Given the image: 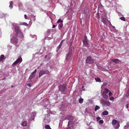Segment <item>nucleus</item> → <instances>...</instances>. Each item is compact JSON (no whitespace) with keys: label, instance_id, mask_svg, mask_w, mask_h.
<instances>
[{"label":"nucleus","instance_id":"5fc2aeb1","mask_svg":"<svg viewBox=\"0 0 129 129\" xmlns=\"http://www.w3.org/2000/svg\"><path fill=\"white\" fill-rule=\"evenodd\" d=\"M50 129H51V128H50Z\"/></svg>","mask_w":129,"mask_h":129},{"label":"nucleus","instance_id":"6ab92c4d","mask_svg":"<svg viewBox=\"0 0 129 129\" xmlns=\"http://www.w3.org/2000/svg\"><path fill=\"white\" fill-rule=\"evenodd\" d=\"M109 90L107 89H105V90L103 92H105V93L107 94L109 92Z\"/></svg>","mask_w":129,"mask_h":129},{"label":"nucleus","instance_id":"9b49d317","mask_svg":"<svg viewBox=\"0 0 129 129\" xmlns=\"http://www.w3.org/2000/svg\"><path fill=\"white\" fill-rule=\"evenodd\" d=\"M86 38V36L84 39L83 40V42L84 44L86 45L87 46L88 45V43L87 40V39Z\"/></svg>","mask_w":129,"mask_h":129},{"label":"nucleus","instance_id":"a18cd8bd","mask_svg":"<svg viewBox=\"0 0 129 129\" xmlns=\"http://www.w3.org/2000/svg\"><path fill=\"white\" fill-rule=\"evenodd\" d=\"M128 105H129V103L128 104H127V105H126V108H128Z\"/></svg>","mask_w":129,"mask_h":129},{"label":"nucleus","instance_id":"9d476101","mask_svg":"<svg viewBox=\"0 0 129 129\" xmlns=\"http://www.w3.org/2000/svg\"><path fill=\"white\" fill-rule=\"evenodd\" d=\"M102 21L103 23L104 24H106L107 23V19L103 17H101Z\"/></svg>","mask_w":129,"mask_h":129},{"label":"nucleus","instance_id":"c9c22d12","mask_svg":"<svg viewBox=\"0 0 129 129\" xmlns=\"http://www.w3.org/2000/svg\"><path fill=\"white\" fill-rule=\"evenodd\" d=\"M129 95V92L128 93V92H127L126 94L125 95V96L126 97H128Z\"/></svg>","mask_w":129,"mask_h":129},{"label":"nucleus","instance_id":"f3484780","mask_svg":"<svg viewBox=\"0 0 129 129\" xmlns=\"http://www.w3.org/2000/svg\"><path fill=\"white\" fill-rule=\"evenodd\" d=\"M64 41V40H62L60 42V44L59 45V46L58 47V49H59L61 47L62 45V43H63V42Z\"/></svg>","mask_w":129,"mask_h":129},{"label":"nucleus","instance_id":"dca6fc26","mask_svg":"<svg viewBox=\"0 0 129 129\" xmlns=\"http://www.w3.org/2000/svg\"><path fill=\"white\" fill-rule=\"evenodd\" d=\"M27 123L26 121H23L22 122L21 125L23 126H25L27 125Z\"/></svg>","mask_w":129,"mask_h":129},{"label":"nucleus","instance_id":"f257e3e1","mask_svg":"<svg viewBox=\"0 0 129 129\" xmlns=\"http://www.w3.org/2000/svg\"><path fill=\"white\" fill-rule=\"evenodd\" d=\"M15 31L17 36L20 38L23 37V35L20 30L19 27L18 26H15Z\"/></svg>","mask_w":129,"mask_h":129},{"label":"nucleus","instance_id":"603ef678","mask_svg":"<svg viewBox=\"0 0 129 129\" xmlns=\"http://www.w3.org/2000/svg\"><path fill=\"white\" fill-rule=\"evenodd\" d=\"M51 54V53H49V54Z\"/></svg>","mask_w":129,"mask_h":129},{"label":"nucleus","instance_id":"5701e85b","mask_svg":"<svg viewBox=\"0 0 129 129\" xmlns=\"http://www.w3.org/2000/svg\"><path fill=\"white\" fill-rule=\"evenodd\" d=\"M63 26V24L62 23H61L60 24H59L58 28L60 30L61 28Z\"/></svg>","mask_w":129,"mask_h":129},{"label":"nucleus","instance_id":"39448f33","mask_svg":"<svg viewBox=\"0 0 129 129\" xmlns=\"http://www.w3.org/2000/svg\"><path fill=\"white\" fill-rule=\"evenodd\" d=\"M22 61V59L21 57H19L12 64V66L14 67L18 63H20Z\"/></svg>","mask_w":129,"mask_h":129},{"label":"nucleus","instance_id":"c85d7f7f","mask_svg":"<svg viewBox=\"0 0 129 129\" xmlns=\"http://www.w3.org/2000/svg\"><path fill=\"white\" fill-rule=\"evenodd\" d=\"M129 127V122H128L127 123L126 125H125L124 126V127H127V128H128Z\"/></svg>","mask_w":129,"mask_h":129},{"label":"nucleus","instance_id":"49530a36","mask_svg":"<svg viewBox=\"0 0 129 129\" xmlns=\"http://www.w3.org/2000/svg\"><path fill=\"white\" fill-rule=\"evenodd\" d=\"M24 23L25 24V25H26V26H27V25H28V24H27L26 23Z\"/></svg>","mask_w":129,"mask_h":129},{"label":"nucleus","instance_id":"4468645a","mask_svg":"<svg viewBox=\"0 0 129 129\" xmlns=\"http://www.w3.org/2000/svg\"><path fill=\"white\" fill-rule=\"evenodd\" d=\"M112 60L116 64L119 63L120 61V60L118 59H112Z\"/></svg>","mask_w":129,"mask_h":129},{"label":"nucleus","instance_id":"393cba45","mask_svg":"<svg viewBox=\"0 0 129 129\" xmlns=\"http://www.w3.org/2000/svg\"><path fill=\"white\" fill-rule=\"evenodd\" d=\"M13 2L11 1L10 2V5H9V7L11 8H12L13 7Z\"/></svg>","mask_w":129,"mask_h":129},{"label":"nucleus","instance_id":"423d86ee","mask_svg":"<svg viewBox=\"0 0 129 129\" xmlns=\"http://www.w3.org/2000/svg\"><path fill=\"white\" fill-rule=\"evenodd\" d=\"M69 52L66 55V60H68L70 59L72 55L71 49L69 48Z\"/></svg>","mask_w":129,"mask_h":129},{"label":"nucleus","instance_id":"8fccbe9b","mask_svg":"<svg viewBox=\"0 0 129 129\" xmlns=\"http://www.w3.org/2000/svg\"><path fill=\"white\" fill-rule=\"evenodd\" d=\"M127 92H128V93L129 92V88L128 89Z\"/></svg>","mask_w":129,"mask_h":129},{"label":"nucleus","instance_id":"1a4fd4ad","mask_svg":"<svg viewBox=\"0 0 129 129\" xmlns=\"http://www.w3.org/2000/svg\"><path fill=\"white\" fill-rule=\"evenodd\" d=\"M74 118V116L71 115L67 116L65 117V119L69 120H73Z\"/></svg>","mask_w":129,"mask_h":129},{"label":"nucleus","instance_id":"de8ad7c7","mask_svg":"<svg viewBox=\"0 0 129 129\" xmlns=\"http://www.w3.org/2000/svg\"><path fill=\"white\" fill-rule=\"evenodd\" d=\"M47 56H48V55H46L45 56V58H46L47 57Z\"/></svg>","mask_w":129,"mask_h":129},{"label":"nucleus","instance_id":"58836bf2","mask_svg":"<svg viewBox=\"0 0 129 129\" xmlns=\"http://www.w3.org/2000/svg\"><path fill=\"white\" fill-rule=\"evenodd\" d=\"M27 85L29 87H31V84L30 83H28V84H27Z\"/></svg>","mask_w":129,"mask_h":129},{"label":"nucleus","instance_id":"f704fd0d","mask_svg":"<svg viewBox=\"0 0 129 129\" xmlns=\"http://www.w3.org/2000/svg\"><path fill=\"white\" fill-rule=\"evenodd\" d=\"M114 98L113 97H111L110 98V100L111 101H112L114 100Z\"/></svg>","mask_w":129,"mask_h":129},{"label":"nucleus","instance_id":"79ce46f5","mask_svg":"<svg viewBox=\"0 0 129 129\" xmlns=\"http://www.w3.org/2000/svg\"><path fill=\"white\" fill-rule=\"evenodd\" d=\"M24 17L25 19H27V16L25 14L24 15Z\"/></svg>","mask_w":129,"mask_h":129},{"label":"nucleus","instance_id":"f8f14e48","mask_svg":"<svg viewBox=\"0 0 129 129\" xmlns=\"http://www.w3.org/2000/svg\"><path fill=\"white\" fill-rule=\"evenodd\" d=\"M45 74V73H44V70H41L39 72V77H40Z\"/></svg>","mask_w":129,"mask_h":129},{"label":"nucleus","instance_id":"a211bd4d","mask_svg":"<svg viewBox=\"0 0 129 129\" xmlns=\"http://www.w3.org/2000/svg\"><path fill=\"white\" fill-rule=\"evenodd\" d=\"M4 55H1L0 57V61H2L4 59Z\"/></svg>","mask_w":129,"mask_h":129},{"label":"nucleus","instance_id":"ea45409f","mask_svg":"<svg viewBox=\"0 0 129 129\" xmlns=\"http://www.w3.org/2000/svg\"><path fill=\"white\" fill-rule=\"evenodd\" d=\"M97 16L98 19L99 20L100 18V15L98 14V15Z\"/></svg>","mask_w":129,"mask_h":129},{"label":"nucleus","instance_id":"c756f323","mask_svg":"<svg viewBox=\"0 0 129 129\" xmlns=\"http://www.w3.org/2000/svg\"><path fill=\"white\" fill-rule=\"evenodd\" d=\"M63 22V21L61 20V19H59L57 21V23H59V22H61V23H62Z\"/></svg>","mask_w":129,"mask_h":129},{"label":"nucleus","instance_id":"bb28decb","mask_svg":"<svg viewBox=\"0 0 129 129\" xmlns=\"http://www.w3.org/2000/svg\"><path fill=\"white\" fill-rule=\"evenodd\" d=\"M100 109V107L98 106H96L94 110L95 111H96L97 110H99Z\"/></svg>","mask_w":129,"mask_h":129},{"label":"nucleus","instance_id":"e433bc0d","mask_svg":"<svg viewBox=\"0 0 129 129\" xmlns=\"http://www.w3.org/2000/svg\"><path fill=\"white\" fill-rule=\"evenodd\" d=\"M100 119L101 118L99 116L97 117L96 118V119H97L98 121V120H100Z\"/></svg>","mask_w":129,"mask_h":129},{"label":"nucleus","instance_id":"ddd939ff","mask_svg":"<svg viewBox=\"0 0 129 129\" xmlns=\"http://www.w3.org/2000/svg\"><path fill=\"white\" fill-rule=\"evenodd\" d=\"M36 74H35L33 72L30 75L29 77V79L30 80L32 79L33 78L35 77Z\"/></svg>","mask_w":129,"mask_h":129},{"label":"nucleus","instance_id":"0eeeda50","mask_svg":"<svg viewBox=\"0 0 129 129\" xmlns=\"http://www.w3.org/2000/svg\"><path fill=\"white\" fill-rule=\"evenodd\" d=\"M11 42L13 44H17L18 42V39L15 37H13L11 40Z\"/></svg>","mask_w":129,"mask_h":129},{"label":"nucleus","instance_id":"aec40b11","mask_svg":"<svg viewBox=\"0 0 129 129\" xmlns=\"http://www.w3.org/2000/svg\"><path fill=\"white\" fill-rule=\"evenodd\" d=\"M95 80L96 82H101V80L100 78H95Z\"/></svg>","mask_w":129,"mask_h":129},{"label":"nucleus","instance_id":"cd10ccee","mask_svg":"<svg viewBox=\"0 0 129 129\" xmlns=\"http://www.w3.org/2000/svg\"><path fill=\"white\" fill-rule=\"evenodd\" d=\"M119 19H120L121 20L123 21H125V19L124 17H121L119 18Z\"/></svg>","mask_w":129,"mask_h":129},{"label":"nucleus","instance_id":"7c9ffc66","mask_svg":"<svg viewBox=\"0 0 129 129\" xmlns=\"http://www.w3.org/2000/svg\"><path fill=\"white\" fill-rule=\"evenodd\" d=\"M68 123H69V124H74V123L73 122L71 121H69L68 122Z\"/></svg>","mask_w":129,"mask_h":129},{"label":"nucleus","instance_id":"20e7f679","mask_svg":"<svg viewBox=\"0 0 129 129\" xmlns=\"http://www.w3.org/2000/svg\"><path fill=\"white\" fill-rule=\"evenodd\" d=\"M101 103L103 105H106L109 106L110 105V103L108 101L105 100L104 99H102L100 101Z\"/></svg>","mask_w":129,"mask_h":129},{"label":"nucleus","instance_id":"864d4df0","mask_svg":"<svg viewBox=\"0 0 129 129\" xmlns=\"http://www.w3.org/2000/svg\"><path fill=\"white\" fill-rule=\"evenodd\" d=\"M96 0H93V1H96Z\"/></svg>","mask_w":129,"mask_h":129},{"label":"nucleus","instance_id":"f03ea898","mask_svg":"<svg viewBox=\"0 0 129 129\" xmlns=\"http://www.w3.org/2000/svg\"><path fill=\"white\" fill-rule=\"evenodd\" d=\"M112 124L114 125V127L115 129H117L120 126L119 122H117V120L114 119H113L112 121Z\"/></svg>","mask_w":129,"mask_h":129},{"label":"nucleus","instance_id":"6e6552de","mask_svg":"<svg viewBox=\"0 0 129 129\" xmlns=\"http://www.w3.org/2000/svg\"><path fill=\"white\" fill-rule=\"evenodd\" d=\"M66 89V86L64 84L60 85L59 87V90L62 93L64 92Z\"/></svg>","mask_w":129,"mask_h":129},{"label":"nucleus","instance_id":"3c124183","mask_svg":"<svg viewBox=\"0 0 129 129\" xmlns=\"http://www.w3.org/2000/svg\"><path fill=\"white\" fill-rule=\"evenodd\" d=\"M11 87H13V86H12Z\"/></svg>","mask_w":129,"mask_h":129},{"label":"nucleus","instance_id":"a19ab883","mask_svg":"<svg viewBox=\"0 0 129 129\" xmlns=\"http://www.w3.org/2000/svg\"><path fill=\"white\" fill-rule=\"evenodd\" d=\"M37 71V70L35 69V71L33 72V73H34L36 74V72Z\"/></svg>","mask_w":129,"mask_h":129},{"label":"nucleus","instance_id":"7ed1b4c3","mask_svg":"<svg viewBox=\"0 0 129 129\" xmlns=\"http://www.w3.org/2000/svg\"><path fill=\"white\" fill-rule=\"evenodd\" d=\"M94 62V59L90 56L88 57L86 60V63L89 64H92Z\"/></svg>","mask_w":129,"mask_h":129},{"label":"nucleus","instance_id":"37998d69","mask_svg":"<svg viewBox=\"0 0 129 129\" xmlns=\"http://www.w3.org/2000/svg\"><path fill=\"white\" fill-rule=\"evenodd\" d=\"M66 129H71V127L68 126V127H67Z\"/></svg>","mask_w":129,"mask_h":129},{"label":"nucleus","instance_id":"09e8293b","mask_svg":"<svg viewBox=\"0 0 129 129\" xmlns=\"http://www.w3.org/2000/svg\"><path fill=\"white\" fill-rule=\"evenodd\" d=\"M72 43H73V42H71V45H72Z\"/></svg>","mask_w":129,"mask_h":129},{"label":"nucleus","instance_id":"412c9836","mask_svg":"<svg viewBox=\"0 0 129 129\" xmlns=\"http://www.w3.org/2000/svg\"><path fill=\"white\" fill-rule=\"evenodd\" d=\"M44 73L45 74H50L49 72L47 70H44Z\"/></svg>","mask_w":129,"mask_h":129},{"label":"nucleus","instance_id":"72a5a7b5","mask_svg":"<svg viewBox=\"0 0 129 129\" xmlns=\"http://www.w3.org/2000/svg\"><path fill=\"white\" fill-rule=\"evenodd\" d=\"M109 96H111L112 95V93L111 92V91L109 90Z\"/></svg>","mask_w":129,"mask_h":129},{"label":"nucleus","instance_id":"473e14b6","mask_svg":"<svg viewBox=\"0 0 129 129\" xmlns=\"http://www.w3.org/2000/svg\"><path fill=\"white\" fill-rule=\"evenodd\" d=\"M73 124H69V123H68V126L70 127L71 128V127H72Z\"/></svg>","mask_w":129,"mask_h":129},{"label":"nucleus","instance_id":"c03bdc74","mask_svg":"<svg viewBox=\"0 0 129 129\" xmlns=\"http://www.w3.org/2000/svg\"><path fill=\"white\" fill-rule=\"evenodd\" d=\"M56 25H53V26H52V28H55Z\"/></svg>","mask_w":129,"mask_h":129},{"label":"nucleus","instance_id":"4c0bfd02","mask_svg":"<svg viewBox=\"0 0 129 129\" xmlns=\"http://www.w3.org/2000/svg\"><path fill=\"white\" fill-rule=\"evenodd\" d=\"M82 90L84 91L85 90V88H84V86H82Z\"/></svg>","mask_w":129,"mask_h":129},{"label":"nucleus","instance_id":"2eb2a0df","mask_svg":"<svg viewBox=\"0 0 129 129\" xmlns=\"http://www.w3.org/2000/svg\"><path fill=\"white\" fill-rule=\"evenodd\" d=\"M102 95L104 98L105 99H107L108 98V96L107 94L105 93V92H103L102 93Z\"/></svg>","mask_w":129,"mask_h":129},{"label":"nucleus","instance_id":"a878e982","mask_svg":"<svg viewBox=\"0 0 129 129\" xmlns=\"http://www.w3.org/2000/svg\"><path fill=\"white\" fill-rule=\"evenodd\" d=\"M45 128L46 129H50V128H51L49 125H46L45 126Z\"/></svg>","mask_w":129,"mask_h":129},{"label":"nucleus","instance_id":"b1692460","mask_svg":"<svg viewBox=\"0 0 129 129\" xmlns=\"http://www.w3.org/2000/svg\"><path fill=\"white\" fill-rule=\"evenodd\" d=\"M83 99L82 98L80 99L79 101V103H80V104L82 103L83 101Z\"/></svg>","mask_w":129,"mask_h":129},{"label":"nucleus","instance_id":"4be33fe9","mask_svg":"<svg viewBox=\"0 0 129 129\" xmlns=\"http://www.w3.org/2000/svg\"><path fill=\"white\" fill-rule=\"evenodd\" d=\"M108 114V112L107 111H105L102 112L103 115H107Z\"/></svg>","mask_w":129,"mask_h":129},{"label":"nucleus","instance_id":"2f4dec72","mask_svg":"<svg viewBox=\"0 0 129 129\" xmlns=\"http://www.w3.org/2000/svg\"><path fill=\"white\" fill-rule=\"evenodd\" d=\"M99 122L100 124H102L103 123L104 121L103 120H100L99 121Z\"/></svg>","mask_w":129,"mask_h":129}]
</instances>
